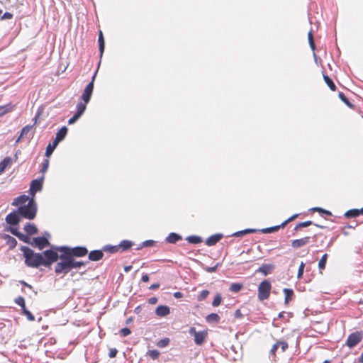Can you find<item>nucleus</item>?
Listing matches in <instances>:
<instances>
[{
	"instance_id": "nucleus-32",
	"label": "nucleus",
	"mask_w": 363,
	"mask_h": 363,
	"mask_svg": "<svg viewBox=\"0 0 363 363\" xmlns=\"http://www.w3.org/2000/svg\"><path fill=\"white\" fill-rule=\"evenodd\" d=\"M360 215L359 209H351L345 212V216L346 218H356Z\"/></svg>"
},
{
	"instance_id": "nucleus-38",
	"label": "nucleus",
	"mask_w": 363,
	"mask_h": 363,
	"mask_svg": "<svg viewBox=\"0 0 363 363\" xmlns=\"http://www.w3.org/2000/svg\"><path fill=\"white\" fill-rule=\"evenodd\" d=\"M13 108V106L10 104L6 106H0V116H2L6 113L10 112Z\"/></svg>"
},
{
	"instance_id": "nucleus-1",
	"label": "nucleus",
	"mask_w": 363,
	"mask_h": 363,
	"mask_svg": "<svg viewBox=\"0 0 363 363\" xmlns=\"http://www.w3.org/2000/svg\"><path fill=\"white\" fill-rule=\"evenodd\" d=\"M20 250L25 257V264L30 267L38 268L41 265L50 267L58 260V254L53 248L45 250L42 254L35 252L27 246H21Z\"/></svg>"
},
{
	"instance_id": "nucleus-37",
	"label": "nucleus",
	"mask_w": 363,
	"mask_h": 363,
	"mask_svg": "<svg viewBox=\"0 0 363 363\" xmlns=\"http://www.w3.org/2000/svg\"><path fill=\"white\" fill-rule=\"evenodd\" d=\"M21 313L24 315L26 316L27 319L29 320V321H33L35 320V317L34 315L30 313V311H28L26 308H23L22 311H21Z\"/></svg>"
},
{
	"instance_id": "nucleus-57",
	"label": "nucleus",
	"mask_w": 363,
	"mask_h": 363,
	"mask_svg": "<svg viewBox=\"0 0 363 363\" xmlns=\"http://www.w3.org/2000/svg\"><path fill=\"white\" fill-rule=\"evenodd\" d=\"M13 225H11L8 230L13 235L17 237V235L19 233V231L18 229L15 227H13Z\"/></svg>"
},
{
	"instance_id": "nucleus-26",
	"label": "nucleus",
	"mask_w": 363,
	"mask_h": 363,
	"mask_svg": "<svg viewBox=\"0 0 363 363\" xmlns=\"http://www.w3.org/2000/svg\"><path fill=\"white\" fill-rule=\"evenodd\" d=\"M12 160L9 157H5L0 163V174L3 173L5 169L11 164Z\"/></svg>"
},
{
	"instance_id": "nucleus-23",
	"label": "nucleus",
	"mask_w": 363,
	"mask_h": 363,
	"mask_svg": "<svg viewBox=\"0 0 363 363\" xmlns=\"http://www.w3.org/2000/svg\"><path fill=\"white\" fill-rule=\"evenodd\" d=\"M220 320V316L214 313H210L206 317V321L208 323H218Z\"/></svg>"
},
{
	"instance_id": "nucleus-12",
	"label": "nucleus",
	"mask_w": 363,
	"mask_h": 363,
	"mask_svg": "<svg viewBox=\"0 0 363 363\" xmlns=\"http://www.w3.org/2000/svg\"><path fill=\"white\" fill-rule=\"evenodd\" d=\"M310 237H305L301 239L294 240L291 242V246L295 249H298L308 244L310 242Z\"/></svg>"
},
{
	"instance_id": "nucleus-33",
	"label": "nucleus",
	"mask_w": 363,
	"mask_h": 363,
	"mask_svg": "<svg viewBox=\"0 0 363 363\" xmlns=\"http://www.w3.org/2000/svg\"><path fill=\"white\" fill-rule=\"evenodd\" d=\"M279 347V343L276 342L272 347L269 352V359L272 362L276 361V352Z\"/></svg>"
},
{
	"instance_id": "nucleus-34",
	"label": "nucleus",
	"mask_w": 363,
	"mask_h": 363,
	"mask_svg": "<svg viewBox=\"0 0 363 363\" xmlns=\"http://www.w3.org/2000/svg\"><path fill=\"white\" fill-rule=\"evenodd\" d=\"M243 287V285L240 283H233L230 286V291L233 293L239 292Z\"/></svg>"
},
{
	"instance_id": "nucleus-61",
	"label": "nucleus",
	"mask_w": 363,
	"mask_h": 363,
	"mask_svg": "<svg viewBox=\"0 0 363 363\" xmlns=\"http://www.w3.org/2000/svg\"><path fill=\"white\" fill-rule=\"evenodd\" d=\"M257 231H259V230L253 229V228H247V229L243 230L245 235L256 233Z\"/></svg>"
},
{
	"instance_id": "nucleus-53",
	"label": "nucleus",
	"mask_w": 363,
	"mask_h": 363,
	"mask_svg": "<svg viewBox=\"0 0 363 363\" xmlns=\"http://www.w3.org/2000/svg\"><path fill=\"white\" fill-rule=\"evenodd\" d=\"M130 333H131V330L128 328H122L120 330V334L123 337H126V336L129 335Z\"/></svg>"
},
{
	"instance_id": "nucleus-50",
	"label": "nucleus",
	"mask_w": 363,
	"mask_h": 363,
	"mask_svg": "<svg viewBox=\"0 0 363 363\" xmlns=\"http://www.w3.org/2000/svg\"><path fill=\"white\" fill-rule=\"evenodd\" d=\"M311 224H312V221H310V220H308V221H305V222H301V223H298L296 225V227H295L294 230H298V229H299V228H306V227H308V226L311 225Z\"/></svg>"
},
{
	"instance_id": "nucleus-39",
	"label": "nucleus",
	"mask_w": 363,
	"mask_h": 363,
	"mask_svg": "<svg viewBox=\"0 0 363 363\" xmlns=\"http://www.w3.org/2000/svg\"><path fill=\"white\" fill-rule=\"evenodd\" d=\"M328 255L324 254L318 262V267L320 269H324L327 262Z\"/></svg>"
},
{
	"instance_id": "nucleus-55",
	"label": "nucleus",
	"mask_w": 363,
	"mask_h": 363,
	"mask_svg": "<svg viewBox=\"0 0 363 363\" xmlns=\"http://www.w3.org/2000/svg\"><path fill=\"white\" fill-rule=\"evenodd\" d=\"M219 264H217L214 267H206L204 268V269L209 273L215 272L218 267Z\"/></svg>"
},
{
	"instance_id": "nucleus-43",
	"label": "nucleus",
	"mask_w": 363,
	"mask_h": 363,
	"mask_svg": "<svg viewBox=\"0 0 363 363\" xmlns=\"http://www.w3.org/2000/svg\"><path fill=\"white\" fill-rule=\"evenodd\" d=\"M17 238L20 240L24 242L25 243L30 244V238L28 235H24L22 233H21V232H19V233L17 235Z\"/></svg>"
},
{
	"instance_id": "nucleus-63",
	"label": "nucleus",
	"mask_w": 363,
	"mask_h": 363,
	"mask_svg": "<svg viewBox=\"0 0 363 363\" xmlns=\"http://www.w3.org/2000/svg\"><path fill=\"white\" fill-rule=\"evenodd\" d=\"M157 298L156 297H151V298H150L148 299V303H149L150 304L153 305V304L157 303Z\"/></svg>"
},
{
	"instance_id": "nucleus-19",
	"label": "nucleus",
	"mask_w": 363,
	"mask_h": 363,
	"mask_svg": "<svg viewBox=\"0 0 363 363\" xmlns=\"http://www.w3.org/2000/svg\"><path fill=\"white\" fill-rule=\"evenodd\" d=\"M67 133V128L65 126L62 127L56 133L55 140L60 143L63 140Z\"/></svg>"
},
{
	"instance_id": "nucleus-36",
	"label": "nucleus",
	"mask_w": 363,
	"mask_h": 363,
	"mask_svg": "<svg viewBox=\"0 0 363 363\" xmlns=\"http://www.w3.org/2000/svg\"><path fill=\"white\" fill-rule=\"evenodd\" d=\"M86 104H85V102L84 103H82V102L78 103L77 105V112L76 113H77L78 114H79L82 116L86 110Z\"/></svg>"
},
{
	"instance_id": "nucleus-11",
	"label": "nucleus",
	"mask_w": 363,
	"mask_h": 363,
	"mask_svg": "<svg viewBox=\"0 0 363 363\" xmlns=\"http://www.w3.org/2000/svg\"><path fill=\"white\" fill-rule=\"evenodd\" d=\"M20 216L18 211H13L6 216L5 220L10 225H17L21 221Z\"/></svg>"
},
{
	"instance_id": "nucleus-21",
	"label": "nucleus",
	"mask_w": 363,
	"mask_h": 363,
	"mask_svg": "<svg viewBox=\"0 0 363 363\" xmlns=\"http://www.w3.org/2000/svg\"><path fill=\"white\" fill-rule=\"evenodd\" d=\"M4 238L6 240V244L9 246L10 250H13L17 245V241L13 237L9 235H5Z\"/></svg>"
},
{
	"instance_id": "nucleus-13",
	"label": "nucleus",
	"mask_w": 363,
	"mask_h": 363,
	"mask_svg": "<svg viewBox=\"0 0 363 363\" xmlns=\"http://www.w3.org/2000/svg\"><path fill=\"white\" fill-rule=\"evenodd\" d=\"M170 313V308L167 306L161 305L157 307L155 314L160 317H164Z\"/></svg>"
},
{
	"instance_id": "nucleus-56",
	"label": "nucleus",
	"mask_w": 363,
	"mask_h": 363,
	"mask_svg": "<svg viewBox=\"0 0 363 363\" xmlns=\"http://www.w3.org/2000/svg\"><path fill=\"white\" fill-rule=\"evenodd\" d=\"M13 14L10 12H5L2 16H1V20L6 19H11L13 18Z\"/></svg>"
},
{
	"instance_id": "nucleus-4",
	"label": "nucleus",
	"mask_w": 363,
	"mask_h": 363,
	"mask_svg": "<svg viewBox=\"0 0 363 363\" xmlns=\"http://www.w3.org/2000/svg\"><path fill=\"white\" fill-rule=\"evenodd\" d=\"M59 259L60 262H57L55 267V272L57 275H66L71 271L69 257L62 252L60 255H58Z\"/></svg>"
},
{
	"instance_id": "nucleus-46",
	"label": "nucleus",
	"mask_w": 363,
	"mask_h": 363,
	"mask_svg": "<svg viewBox=\"0 0 363 363\" xmlns=\"http://www.w3.org/2000/svg\"><path fill=\"white\" fill-rule=\"evenodd\" d=\"M221 301H222L221 295L220 294H216V296H215V298L212 302V306L213 307L218 306L220 304Z\"/></svg>"
},
{
	"instance_id": "nucleus-59",
	"label": "nucleus",
	"mask_w": 363,
	"mask_h": 363,
	"mask_svg": "<svg viewBox=\"0 0 363 363\" xmlns=\"http://www.w3.org/2000/svg\"><path fill=\"white\" fill-rule=\"evenodd\" d=\"M297 216H298V214H295V215L291 216L289 218H288L285 221H284L281 223L282 228H284L289 222H290V221L293 220L294 219H295L296 218H297Z\"/></svg>"
},
{
	"instance_id": "nucleus-40",
	"label": "nucleus",
	"mask_w": 363,
	"mask_h": 363,
	"mask_svg": "<svg viewBox=\"0 0 363 363\" xmlns=\"http://www.w3.org/2000/svg\"><path fill=\"white\" fill-rule=\"evenodd\" d=\"M14 302L18 305L19 306H21V311L23 309V308H26V303H25V299L22 296H18L17 297L15 300H14Z\"/></svg>"
},
{
	"instance_id": "nucleus-14",
	"label": "nucleus",
	"mask_w": 363,
	"mask_h": 363,
	"mask_svg": "<svg viewBox=\"0 0 363 363\" xmlns=\"http://www.w3.org/2000/svg\"><path fill=\"white\" fill-rule=\"evenodd\" d=\"M223 234L217 233L208 237L206 240V245L208 246L215 245L222 238Z\"/></svg>"
},
{
	"instance_id": "nucleus-29",
	"label": "nucleus",
	"mask_w": 363,
	"mask_h": 363,
	"mask_svg": "<svg viewBox=\"0 0 363 363\" xmlns=\"http://www.w3.org/2000/svg\"><path fill=\"white\" fill-rule=\"evenodd\" d=\"M69 257V263H70L71 270L72 269L79 268L82 266H84L86 264V262H81V261H76L74 259V258H71L70 257Z\"/></svg>"
},
{
	"instance_id": "nucleus-18",
	"label": "nucleus",
	"mask_w": 363,
	"mask_h": 363,
	"mask_svg": "<svg viewBox=\"0 0 363 363\" xmlns=\"http://www.w3.org/2000/svg\"><path fill=\"white\" fill-rule=\"evenodd\" d=\"M182 239V236L179 234L175 233H171L166 238V241L168 243H176L177 242L181 240Z\"/></svg>"
},
{
	"instance_id": "nucleus-31",
	"label": "nucleus",
	"mask_w": 363,
	"mask_h": 363,
	"mask_svg": "<svg viewBox=\"0 0 363 363\" xmlns=\"http://www.w3.org/2000/svg\"><path fill=\"white\" fill-rule=\"evenodd\" d=\"M186 240L188 241V242L191 244H199L202 242V238L200 236L198 235H190L188 236Z\"/></svg>"
},
{
	"instance_id": "nucleus-60",
	"label": "nucleus",
	"mask_w": 363,
	"mask_h": 363,
	"mask_svg": "<svg viewBox=\"0 0 363 363\" xmlns=\"http://www.w3.org/2000/svg\"><path fill=\"white\" fill-rule=\"evenodd\" d=\"M118 353V350L116 348H112L110 350L108 356L110 358H113L116 356Z\"/></svg>"
},
{
	"instance_id": "nucleus-22",
	"label": "nucleus",
	"mask_w": 363,
	"mask_h": 363,
	"mask_svg": "<svg viewBox=\"0 0 363 363\" xmlns=\"http://www.w3.org/2000/svg\"><path fill=\"white\" fill-rule=\"evenodd\" d=\"M33 125H28L24 126L22 128V130L21 131V134H20L19 137L18 138V139L16 140V143H18L22 138L26 137L28 135V133L31 130Z\"/></svg>"
},
{
	"instance_id": "nucleus-6",
	"label": "nucleus",
	"mask_w": 363,
	"mask_h": 363,
	"mask_svg": "<svg viewBox=\"0 0 363 363\" xmlns=\"http://www.w3.org/2000/svg\"><path fill=\"white\" fill-rule=\"evenodd\" d=\"M363 338V333L362 331H357L349 335L346 345L350 348H353L359 344Z\"/></svg>"
},
{
	"instance_id": "nucleus-42",
	"label": "nucleus",
	"mask_w": 363,
	"mask_h": 363,
	"mask_svg": "<svg viewBox=\"0 0 363 363\" xmlns=\"http://www.w3.org/2000/svg\"><path fill=\"white\" fill-rule=\"evenodd\" d=\"M119 250L118 245H106L104 247V250L106 252H109L111 253H115Z\"/></svg>"
},
{
	"instance_id": "nucleus-64",
	"label": "nucleus",
	"mask_w": 363,
	"mask_h": 363,
	"mask_svg": "<svg viewBox=\"0 0 363 363\" xmlns=\"http://www.w3.org/2000/svg\"><path fill=\"white\" fill-rule=\"evenodd\" d=\"M149 279H150V278L147 274H145L142 276V278H141L142 281L147 282V281H149Z\"/></svg>"
},
{
	"instance_id": "nucleus-47",
	"label": "nucleus",
	"mask_w": 363,
	"mask_h": 363,
	"mask_svg": "<svg viewBox=\"0 0 363 363\" xmlns=\"http://www.w3.org/2000/svg\"><path fill=\"white\" fill-rule=\"evenodd\" d=\"M209 294V291L208 290H203L198 295L197 300L199 301H203Z\"/></svg>"
},
{
	"instance_id": "nucleus-2",
	"label": "nucleus",
	"mask_w": 363,
	"mask_h": 363,
	"mask_svg": "<svg viewBox=\"0 0 363 363\" xmlns=\"http://www.w3.org/2000/svg\"><path fill=\"white\" fill-rule=\"evenodd\" d=\"M55 250L65 253L67 256L71 258L82 257L88 253V250L85 247L77 246L74 247H69L68 246L54 247Z\"/></svg>"
},
{
	"instance_id": "nucleus-20",
	"label": "nucleus",
	"mask_w": 363,
	"mask_h": 363,
	"mask_svg": "<svg viewBox=\"0 0 363 363\" xmlns=\"http://www.w3.org/2000/svg\"><path fill=\"white\" fill-rule=\"evenodd\" d=\"M29 200V197L26 195H21L16 199L12 202V206H17L20 204H24L26 201Z\"/></svg>"
},
{
	"instance_id": "nucleus-27",
	"label": "nucleus",
	"mask_w": 363,
	"mask_h": 363,
	"mask_svg": "<svg viewBox=\"0 0 363 363\" xmlns=\"http://www.w3.org/2000/svg\"><path fill=\"white\" fill-rule=\"evenodd\" d=\"M98 41H99V49L100 55H101V56H102V55L104 52V49H105V42H104V38L103 33L101 31L99 32Z\"/></svg>"
},
{
	"instance_id": "nucleus-41",
	"label": "nucleus",
	"mask_w": 363,
	"mask_h": 363,
	"mask_svg": "<svg viewBox=\"0 0 363 363\" xmlns=\"http://www.w3.org/2000/svg\"><path fill=\"white\" fill-rule=\"evenodd\" d=\"M339 98L347 106H349L350 108H354V105L352 104H351L349 100L347 99V98L345 96V94L342 93V92H340L339 94Z\"/></svg>"
},
{
	"instance_id": "nucleus-52",
	"label": "nucleus",
	"mask_w": 363,
	"mask_h": 363,
	"mask_svg": "<svg viewBox=\"0 0 363 363\" xmlns=\"http://www.w3.org/2000/svg\"><path fill=\"white\" fill-rule=\"evenodd\" d=\"M80 117H81V116L79 114H78L77 113H75L74 114V116L69 119L68 124L71 125V124L74 123Z\"/></svg>"
},
{
	"instance_id": "nucleus-35",
	"label": "nucleus",
	"mask_w": 363,
	"mask_h": 363,
	"mask_svg": "<svg viewBox=\"0 0 363 363\" xmlns=\"http://www.w3.org/2000/svg\"><path fill=\"white\" fill-rule=\"evenodd\" d=\"M324 80L325 83L328 84V86L330 87V89L332 91H335L336 89V86L333 82V80L328 76V75H323Z\"/></svg>"
},
{
	"instance_id": "nucleus-9",
	"label": "nucleus",
	"mask_w": 363,
	"mask_h": 363,
	"mask_svg": "<svg viewBox=\"0 0 363 363\" xmlns=\"http://www.w3.org/2000/svg\"><path fill=\"white\" fill-rule=\"evenodd\" d=\"M43 179L44 177L42 176L41 178L34 179L31 182L30 185L29 194L32 196H34L36 192L42 190Z\"/></svg>"
},
{
	"instance_id": "nucleus-51",
	"label": "nucleus",
	"mask_w": 363,
	"mask_h": 363,
	"mask_svg": "<svg viewBox=\"0 0 363 363\" xmlns=\"http://www.w3.org/2000/svg\"><path fill=\"white\" fill-rule=\"evenodd\" d=\"M304 267H305V264L303 262H301V263L299 266L298 270V274H297L298 279H301L302 277V276L303 274Z\"/></svg>"
},
{
	"instance_id": "nucleus-44",
	"label": "nucleus",
	"mask_w": 363,
	"mask_h": 363,
	"mask_svg": "<svg viewBox=\"0 0 363 363\" xmlns=\"http://www.w3.org/2000/svg\"><path fill=\"white\" fill-rule=\"evenodd\" d=\"M169 343V338H164V339H162L160 340V341H158V342L157 343V347H160V348H164L165 347H167Z\"/></svg>"
},
{
	"instance_id": "nucleus-58",
	"label": "nucleus",
	"mask_w": 363,
	"mask_h": 363,
	"mask_svg": "<svg viewBox=\"0 0 363 363\" xmlns=\"http://www.w3.org/2000/svg\"><path fill=\"white\" fill-rule=\"evenodd\" d=\"M277 343H279V347L281 346V351L282 352H284L288 348V344L286 342L278 341Z\"/></svg>"
},
{
	"instance_id": "nucleus-17",
	"label": "nucleus",
	"mask_w": 363,
	"mask_h": 363,
	"mask_svg": "<svg viewBox=\"0 0 363 363\" xmlns=\"http://www.w3.org/2000/svg\"><path fill=\"white\" fill-rule=\"evenodd\" d=\"M24 230L29 235H33L38 233V228L34 224L28 223L24 225Z\"/></svg>"
},
{
	"instance_id": "nucleus-30",
	"label": "nucleus",
	"mask_w": 363,
	"mask_h": 363,
	"mask_svg": "<svg viewBox=\"0 0 363 363\" xmlns=\"http://www.w3.org/2000/svg\"><path fill=\"white\" fill-rule=\"evenodd\" d=\"M280 228H282L281 224L279 225L262 228L261 230H259V231L262 232V233H272L278 231L280 229Z\"/></svg>"
},
{
	"instance_id": "nucleus-3",
	"label": "nucleus",
	"mask_w": 363,
	"mask_h": 363,
	"mask_svg": "<svg viewBox=\"0 0 363 363\" xmlns=\"http://www.w3.org/2000/svg\"><path fill=\"white\" fill-rule=\"evenodd\" d=\"M17 211L21 217L33 220L36 216L37 203L32 198L28 201V204L21 206Z\"/></svg>"
},
{
	"instance_id": "nucleus-7",
	"label": "nucleus",
	"mask_w": 363,
	"mask_h": 363,
	"mask_svg": "<svg viewBox=\"0 0 363 363\" xmlns=\"http://www.w3.org/2000/svg\"><path fill=\"white\" fill-rule=\"evenodd\" d=\"M189 333L194 337V342L197 345H202L207 336V332L206 330L198 332L194 327L189 328Z\"/></svg>"
},
{
	"instance_id": "nucleus-8",
	"label": "nucleus",
	"mask_w": 363,
	"mask_h": 363,
	"mask_svg": "<svg viewBox=\"0 0 363 363\" xmlns=\"http://www.w3.org/2000/svg\"><path fill=\"white\" fill-rule=\"evenodd\" d=\"M96 74V72L94 74L91 81L85 87L84 92L81 96L82 99L85 102V104H88L91 99L94 90V82L95 79Z\"/></svg>"
},
{
	"instance_id": "nucleus-62",
	"label": "nucleus",
	"mask_w": 363,
	"mask_h": 363,
	"mask_svg": "<svg viewBox=\"0 0 363 363\" xmlns=\"http://www.w3.org/2000/svg\"><path fill=\"white\" fill-rule=\"evenodd\" d=\"M244 235H245V233H244V232H243V230H242L238 231V232H235V233H234L232 235V236H233V237H236V238H238V237H242V236H244Z\"/></svg>"
},
{
	"instance_id": "nucleus-15",
	"label": "nucleus",
	"mask_w": 363,
	"mask_h": 363,
	"mask_svg": "<svg viewBox=\"0 0 363 363\" xmlns=\"http://www.w3.org/2000/svg\"><path fill=\"white\" fill-rule=\"evenodd\" d=\"M274 269V265L273 264H264L257 270V272L267 276L270 274Z\"/></svg>"
},
{
	"instance_id": "nucleus-16",
	"label": "nucleus",
	"mask_w": 363,
	"mask_h": 363,
	"mask_svg": "<svg viewBox=\"0 0 363 363\" xmlns=\"http://www.w3.org/2000/svg\"><path fill=\"white\" fill-rule=\"evenodd\" d=\"M104 253L101 250H92L89 253V259L91 261H99L102 259Z\"/></svg>"
},
{
	"instance_id": "nucleus-24",
	"label": "nucleus",
	"mask_w": 363,
	"mask_h": 363,
	"mask_svg": "<svg viewBox=\"0 0 363 363\" xmlns=\"http://www.w3.org/2000/svg\"><path fill=\"white\" fill-rule=\"evenodd\" d=\"M58 143H59L57 141L54 140L52 143L48 144V145L46 147V150H45V156L46 157H50V155L52 154L55 149L57 146Z\"/></svg>"
},
{
	"instance_id": "nucleus-45",
	"label": "nucleus",
	"mask_w": 363,
	"mask_h": 363,
	"mask_svg": "<svg viewBox=\"0 0 363 363\" xmlns=\"http://www.w3.org/2000/svg\"><path fill=\"white\" fill-rule=\"evenodd\" d=\"M154 244H155V241L154 240H145V241L141 243V245H140V247H138L137 248V250H140L143 247H150V246H152Z\"/></svg>"
},
{
	"instance_id": "nucleus-54",
	"label": "nucleus",
	"mask_w": 363,
	"mask_h": 363,
	"mask_svg": "<svg viewBox=\"0 0 363 363\" xmlns=\"http://www.w3.org/2000/svg\"><path fill=\"white\" fill-rule=\"evenodd\" d=\"M48 166H49V160L48 159H46L44 160V162L43 163V167L41 169L42 173L44 174L48 170Z\"/></svg>"
},
{
	"instance_id": "nucleus-10",
	"label": "nucleus",
	"mask_w": 363,
	"mask_h": 363,
	"mask_svg": "<svg viewBox=\"0 0 363 363\" xmlns=\"http://www.w3.org/2000/svg\"><path fill=\"white\" fill-rule=\"evenodd\" d=\"M30 245L38 247L40 250H43L45 247L50 245L48 240L45 237H36L30 242Z\"/></svg>"
},
{
	"instance_id": "nucleus-25",
	"label": "nucleus",
	"mask_w": 363,
	"mask_h": 363,
	"mask_svg": "<svg viewBox=\"0 0 363 363\" xmlns=\"http://www.w3.org/2000/svg\"><path fill=\"white\" fill-rule=\"evenodd\" d=\"M133 245V242L130 240H123L118 245L119 249H121V251H125L130 248Z\"/></svg>"
},
{
	"instance_id": "nucleus-28",
	"label": "nucleus",
	"mask_w": 363,
	"mask_h": 363,
	"mask_svg": "<svg viewBox=\"0 0 363 363\" xmlns=\"http://www.w3.org/2000/svg\"><path fill=\"white\" fill-rule=\"evenodd\" d=\"M283 291L285 295L284 303L285 304H288L294 296V291L291 289L284 288Z\"/></svg>"
},
{
	"instance_id": "nucleus-48",
	"label": "nucleus",
	"mask_w": 363,
	"mask_h": 363,
	"mask_svg": "<svg viewBox=\"0 0 363 363\" xmlns=\"http://www.w3.org/2000/svg\"><path fill=\"white\" fill-rule=\"evenodd\" d=\"M308 42H309V45H310V47L313 50H315V43H314V39H313V34H312V32L310 31L308 34Z\"/></svg>"
},
{
	"instance_id": "nucleus-5",
	"label": "nucleus",
	"mask_w": 363,
	"mask_h": 363,
	"mask_svg": "<svg viewBox=\"0 0 363 363\" xmlns=\"http://www.w3.org/2000/svg\"><path fill=\"white\" fill-rule=\"evenodd\" d=\"M272 289L271 282L266 279L262 281L258 286V298L260 301L267 299Z\"/></svg>"
},
{
	"instance_id": "nucleus-49",
	"label": "nucleus",
	"mask_w": 363,
	"mask_h": 363,
	"mask_svg": "<svg viewBox=\"0 0 363 363\" xmlns=\"http://www.w3.org/2000/svg\"><path fill=\"white\" fill-rule=\"evenodd\" d=\"M147 354L152 359H156L160 356V352L157 350H149Z\"/></svg>"
}]
</instances>
